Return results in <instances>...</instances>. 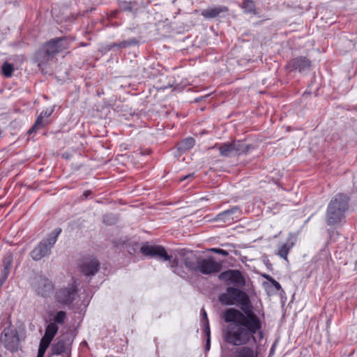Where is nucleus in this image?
<instances>
[{"instance_id":"obj_1","label":"nucleus","mask_w":357,"mask_h":357,"mask_svg":"<svg viewBox=\"0 0 357 357\" xmlns=\"http://www.w3.org/2000/svg\"><path fill=\"white\" fill-rule=\"evenodd\" d=\"M224 317L226 322L239 324L250 337H253L261 328L260 319L251 310H247L243 314L238 310L229 308L225 311Z\"/></svg>"},{"instance_id":"obj_2","label":"nucleus","mask_w":357,"mask_h":357,"mask_svg":"<svg viewBox=\"0 0 357 357\" xmlns=\"http://www.w3.org/2000/svg\"><path fill=\"white\" fill-rule=\"evenodd\" d=\"M349 197L344 194H337L331 200L326 214L328 225L338 224L344 218L349 208Z\"/></svg>"},{"instance_id":"obj_3","label":"nucleus","mask_w":357,"mask_h":357,"mask_svg":"<svg viewBox=\"0 0 357 357\" xmlns=\"http://www.w3.org/2000/svg\"><path fill=\"white\" fill-rule=\"evenodd\" d=\"M68 46L69 43L66 38H57L50 40L45 44L44 48L40 50L36 55L38 66L41 67L44 63L52 59L54 55L66 50Z\"/></svg>"},{"instance_id":"obj_4","label":"nucleus","mask_w":357,"mask_h":357,"mask_svg":"<svg viewBox=\"0 0 357 357\" xmlns=\"http://www.w3.org/2000/svg\"><path fill=\"white\" fill-rule=\"evenodd\" d=\"M224 331L225 340L233 345L241 346L248 343L250 337L243 327L238 323L230 322Z\"/></svg>"},{"instance_id":"obj_5","label":"nucleus","mask_w":357,"mask_h":357,"mask_svg":"<svg viewBox=\"0 0 357 357\" xmlns=\"http://www.w3.org/2000/svg\"><path fill=\"white\" fill-rule=\"evenodd\" d=\"M143 255L149 257H154L163 261H169L170 267L176 268L178 265V260L176 258L172 259V256L169 255L165 248L161 245H151L148 243L143 244L140 248ZM177 273L176 269L174 270Z\"/></svg>"},{"instance_id":"obj_6","label":"nucleus","mask_w":357,"mask_h":357,"mask_svg":"<svg viewBox=\"0 0 357 357\" xmlns=\"http://www.w3.org/2000/svg\"><path fill=\"white\" fill-rule=\"evenodd\" d=\"M61 232V229L57 228L50 233L46 238L41 241L40 243L30 252L31 257L34 261H38L42 258L48 256Z\"/></svg>"},{"instance_id":"obj_7","label":"nucleus","mask_w":357,"mask_h":357,"mask_svg":"<svg viewBox=\"0 0 357 357\" xmlns=\"http://www.w3.org/2000/svg\"><path fill=\"white\" fill-rule=\"evenodd\" d=\"M0 343L8 351L14 353L20 347L19 333L16 328L9 325L0 334Z\"/></svg>"},{"instance_id":"obj_8","label":"nucleus","mask_w":357,"mask_h":357,"mask_svg":"<svg viewBox=\"0 0 357 357\" xmlns=\"http://www.w3.org/2000/svg\"><path fill=\"white\" fill-rule=\"evenodd\" d=\"M219 301L224 305H243L249 302V298L245 292L232 287H229L226 292L219 296Z\"/></svg>"},{"instance_id":"obj_9","label":"nucleus","mask_w":357,"mask_h":357,"mask_svg":"<svg viewBox=\"0 0 357 357\" xmlns=\"http://www.w3.org/2000/svg\"><path fill=\"white\" fill-rule=\"evenodd\" d=\"M77 293V285L74 282L58 289L55 292V298L60 304L69 305L75 301Z\"/></svg>"},{"instance_id":"obj_10","label":"nucleus","mask_w":357,"mask_h":357,"mask_svg":"<svg viewBox=\"0 0 357 357\" xmlns=\"http://www.w3.org/2000/svg\"><path fill=\"white\" fill-rule=\"evenodd\" d=\"M222 269L221 262L215 261L213 257L202 258L200 257L197 273L210 275L218 273Z\"/></svg>"},{"instance_id":"obj_11","label":"nucleus","mask_w":357,"mask_h":357,"mask_svg":"<svg viewBox=\"0 0 357 357\" xmlns=\"http://www.w3.org/2000/svg\"><path fill=\"white\" fill-rule=\"evenodd\" d=\"M241 215L242 211L240 207L234 206L222 211V213H218L214 218H213V221L230 224L233 221L239 219Z\"/></svg>"},{"instance_id":"obj_12","label":"nucleus","mask_w":357,"mask_h":357,"mask_svg":"<svg viewBox=\"0 0 357 357\" xmlns=\"http://www.w3.org/2000/svg\"><path fill=\"white\" fill-rule=\"evenodd\" d=\"M99 268L100 263L92 257L84 259L79 265L80 271L86 276L94 275L98 271Z\"/></svg>"},{"instance_id":"obj_13","label":"nucleus","mask_w":357,"mask_h":357,"mask_svg":"<svg viewBox=\"0 0 357 357\" xmlns=\"http://www.w3.org/2000/svg\"><path fill=\"white\" fill-rule=\"evenodd\" d=\"M219 278L225 282H229L230 283L243 285L245 280L241 273L238 270H228L221 273L219 275Z\"/></svg>"},{"instance_id":"obj_14","label":"nucleus","mask_w":357,"mask_h":357,"mask_svg":"<svg viewBox=\"0 0 357 357\" xmlns=\"http://www.w3.org/2000/svg\"><path fill=\"white\" fill-rule=\"evenodd\" d=\"M200 257L197 256L192 251H188L183 255V262L189 271L197 273Z\"/></svg>"},{"instance_id":"obj_15","label":"nucleus","mask_w":357,"mask_h":357,"mask_svg":"<svg viewBox=\"0 0 357 357\" xmlns=\"http://www.w3.org/2000/svg\"><path fill=\"white\" fill-rule=\"evenodd\" d=\"M13 256L10 252H7L3 259V269L0 277V287L4 284L10 273V267L13 263Z\"/></svg>"},{"instance_id":"obj_16","label":"nucleus","mask_w":357,"mask_h":357,"mask_svg":"<svg viewBox=\"0 0 357 357\" xmlns=\"http://www.w3.org/2000/svg\"><path fill=\"white\" fill-rule=\"evenodd\" d=\"M53 289L52 283L47 278H40L36 287L38 294L43 297L48 296Z\"/></svg>"},{"instance_id":"obj_17","label":"nucleus","mask_w":357,"mask_h":357,"mask_svg":"<svg viewBox=\"0 0 357 357\" xmlns=\"http://www.w3.org/2000/svg\"><path fill=\"white\" fill-rule=\"evenodd\" d=\"M293 68L298 70L299 72L307 70L311 66V62L305 56H298L292 59L289 63Z\"/></svg>"},{"instance_id":"obj_18","label":"nucleus","mask_w":357,"mask_h":357,"mask_svg":"<svg viewBox=\"0 0 357 357\" xmlns=\"http://www.w3.org/2000/svg\"><path fill=\"white\" fill-rule=\"evenodd\" d=\"M59 327L55 323H50L45 328V335L41 338L40 342L47 344H50L54 336L56 335Z\"/></svg>"},{"instance_id":"obj_19","label":"nucleus","mask_w":357,"mask_h":357,"mask_svg":"<svg viewBox=\"0 0 357 357\" xmlns=\"http://www.w3.org/2000/svg\"><path fill=\"white\" fill-rule=\"evenodd\" d=\"M68 349L67 342L63 339L58 338L57 341L54 343L51 347L52 354L54 355H59L65 353Z\"/></svg>"},{"instance_id":"obj_20","label":"nucleus","mask_w":357,"mask_h":357,"mask_svg":"<svg viewBox=\"0 0 357 357\" xmlns=\"http://www.w3.org/2000/svg\"><path fill=\"white\" fill-rule=\"evenodd\" d=\"M294 243L290 241L289 238L287 243L278 245L276 255L288 261L287 256L290 250L293 248Z\"/></svg>"},{"instance_id":"obj_21","label":"nucleus","mask_w":357,"mask_h":357,"mask_svg":"<svg viewBox=\"0 0 357 357\" xmlns=\"http://www.w3.org/2000/svg\"><path fill=\"white\" fill-rule=\"evenodd\" d=\"M233 357H257V354L249 347L236 348L233 351Z\"/></svg>"},{"instance_id":"obj_22","label":"nucleus","mask_w":357,"mask_h":357,"mask_svg":"<svg viewBox=\"0 0 357 357\" xmlns=\"http://www.w3.org/2000/svg\"><path fill=\"white\" fill-rule=\"evenodd\" d=\"M227 8L225 6H218L215 8H208L202 12V15L205 18H214L223 12H227Z\"/></svg>"},{"instance_id":"obj_23","label":"nucleus","mask_w":357,"mask_h":357,"mask_svg":"<svg viewBox=\"0 0 357 357\" xmlns=\"http://www.w3.org/2000/svg\"><path fill=\"white\" fill-rule=\"evenodd\" d=\"M220 153L223 157L235 156V152L233 149L232 143H223L218 146Z\"/></svg>"},{"instance_id":"obj_24","label":"nucleus","mask_w":357,"mask_h":357,"mask_svg":"<svg viewBox=\"0 0 357 357\" xmlns=\"http://www.w3.org/2000/svg\"><path fill=\"white\" fill-rule=\"evenodd\" d=\"M232 146L235 152V155L247 153L251 149L250 145H245L240 141L232 142Z\"/></svg>"},{"instance_id":"obj_25","label":"nucleus","mask_w":357,"mask_h":357,"mask_svg":"<svg viewBox=\"0 0 357 357\" xmlns=\"http://www.w3.org/2000/svg\"><path fill=\"white\" fill-rule=\"evenodd\" d=\"M195 139L192 137H188L181 142L178 145V150L180 151H185L190 149L195 145Z\"/></svg>"},{"instance_id":"obj_26","label":"nucleus","mask_w":357,"mask_h":357,"mask_svg":"<svg viewBox=\"0 0 357 357\" xmlns=\"http://www.w3.org/2000/svg\"><path fill=\"white\" fill-rule=\"evenodd\" d=\"M47 122L44 120V118L39 115V116L36 119V121L34 125L28 130L27 133L31 135L33 132L36 129L43 128Z\"/></svg>"},{"instance_id":"obj_27","label":"nucleus","mask_w":357,"mask_h":357,"mask_svg":"<svg viewBox=\"0 0 357 357\" xmlns=\"http://www.w3.org/2000/svg\"><path fill=\"white\" fill-rule=\"evenodd\" d=\"M137 41L136 39L132 38L128 40L122 41L119 43H112L110 45V47L111 48H114V47L125 48L127 47L135 45L137 44Z\"/></svg>"},{"instance_id":"obj_28","label":"nucleus","mask_w":357,"mask_h":357,"mask_svg":"<svg viewBox=\"0 0 357 357\" xmlns=\"http://www.w3.org/2000/svg\"><path fill=\"white\" fill-rule=\"evenodd\" d=\"M14 70L13 66L8 62L3 63L1 67L2 73L6 77H11Z\"/></svg>"},{"instance_id":"obj_29","label":"nucleus","mask_w":357,"mask_h":357,"mask_svg":"<svg viewBox=\"0 0 357 357\" xmlns=\"http://www.w3.org/2000/svg\"><path fill=\"white\" fill-rule=\"evenodd\" d=\"M66 319V312L64 311H59L56 312L55 316L53 318V322L55 324H63L65 323V320Z\"/></svg>"},{"instance_id":"obj_30","label":"nucleus","mask_w":357,"mask_h":357,"mask_svg":"<svg viewBox=\"0 0 357 357\" xmlns=\"http://www.w3.org/2000/svg\"><path fill=\"white\" fill-rule=\"evenodd\" d=\"M243 8L247 13H252L255 10V2L252 0H245L242 5Z\"/></svg>"},{"instance_id":"obj_31","label":"nucleus","mask_w":357,"mask_h":357,"mask_svg":"<svg viewBox=\"0 0 357 357\" xmlns=\"http://www.w3.org/2000/svg\"><path fill=\"white\" fill-rule=\"evenodd\" d=\"M202 317L204 319L205 333H207L208 335H209V333H210L209 322H208V319L207 318L206 312L204 309H202Z\"/></svg>"},{"instance_id":"obj_32","label":"nucleus","mask_w":357,"mask_h":357,"mask_svg":"<svg viewBox=\"0 0 357 357\" xmlns=\"http://www.w3.org/2000/svg\"><path fill=\"white\" fill-rule=\"evenodd\" d=\"M49 346V344L40 342L37 357H43Z\"/></svg>"},{"instance_id":"obj_33","label":"nucleus","mask_w":357,"mask_h":357,"mask_svg":"<svg viewBox=\"0 0 357 357\" xmlns=\"http://www.w3.org/2000/svg\"><path fill=\"white\" fill-rule=\"evenodd\" d=\"M211 251L213 252L217 253V254L222 255L225 257L229 255L227 251L220 249V248H211Z\"/></svg>"},{"instance_id":"obj_34","label":"nucleus","mask_w":357,"mask_h":357,"mask_svg":"<svg viewBox=\"0 0 357 357\" xmlns=\"http://www.w3.org/2000/svg\"><path fill=\"white\" fill-rule=\"evenodd\" d=\"M52 114V110L50 109H46L45 111H43L40 115L42 116L44 119L45 118H48L51 116V114Z\"/></svg>"},{"instance_id":"obj_35","label":"nucleus","mask_w":357,"mask_h":357,"mask_svg":"<svg viewBox=\"0 0 357 357\" xmlns=\"http://www.w3.org/2000/svg\"><path fill=\"white\" fill-rule=\"evenodd\" d=\"M193 176H194V174H189L185 176L180 178L179 181L181 182L184 180L192 178L193 177Z\"/></svg>"},{"instance_id":"obj_36","label":"nucleus","mask_w":357,"mask_h":357,"mask_svg":"<svg viewBox=\"0 0 357 357\" xmlns=\"http://www.w3.org/2000/svg\"><path fill=\"white\" fill-rule=\"evenodd\" d=\"M208 338H207V340H206V350H209L210 349V334L208 335L207 333H206Z\"/></svg>"},{"instance_id":"obj_37","label":"nucleus","mask_w":357,"mask_h":357,"mask_svg":"<svg viewBox=\"0 0 357 357\" xmlns=\"http://www.w3.org/2000/svg\"><path fill=\"white\" fill-rule=\"evenodd\" d=\"M274 286L279 289L280 288V284L275 280H273Z\"/></svg>"},{"instance_id":"obj_38","label":"nucleus","mask_w":357,"mask_h":357,"mask_svg":"<svg viewBox=\"0 0 357 357\" xmlns=\"http://www.w3.org/2000/svg\"><path fill=\"white\" fill-rule=\"evenodd\" d=\"M123 10H129V11H131L132 10V8L129 6H126V7L123 8Z\"/></svg>"},{"instance_id":"obj_39","label":"nucleus","mask_w":357,"mask_h":357,"mask_svg":"<svg viewBox=\"0 0 357 357\" xmlns=\"http://www.w3.org/2000/svg\"><path fill=\"white\" fill-rule=\"evenodd\" d=\"M88 194H89V192H85V193H84V196H86H86L88 195Z\"/></svg>"}]
</instances>
